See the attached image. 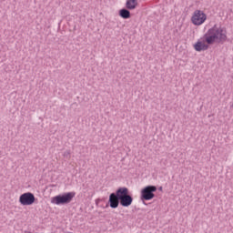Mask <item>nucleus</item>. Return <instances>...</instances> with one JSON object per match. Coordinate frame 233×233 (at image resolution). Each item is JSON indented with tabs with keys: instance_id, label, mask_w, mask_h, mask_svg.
I'll return each mask as SVG.
<instances>
[{
	"instance_id": "obj_1",
	"label": "nucleus",
	"mask_w": 233,
	"mask_h": 233,
	"mask_svg": "<svg viewBox=\"0 0 233 233\" xmlns=\"http://www.w3.org/2000/svg\"><path fill=\"white\" fill-rule=\"evenodd\" d=\"M206 36L207 42L209 45H214L215 43H225V41H227V28L215 25L208 30Z\"/></svg>"
},
{
	"instance_id": "obj_2",
	"label": "nucleus",
	"mask_w": 233,
	"mask_h": 233,
	"mask_svg": "<svg viewBox=\"0 0 233 233\" xmlns=\"http://www.w3.org/2000/svg\"><path fill=\"white\" fill-rule=\"evenodd\" d=\"M116 196L118 197L122 207H130L134 201V198L129 196V191L127 187L118 188L116 190Z\"/></svg>"
},
{
	"instance_id": "obj_3",
	"label": "nucleus",
	"mask_w": 233,
	"mask_h": 233,
	"mask_svg": "<svg viewBox=\"0 0 233 233\" xmlns=\"http://www.w3.org/2000/svg\"><path fill=\"white\" fill-rule=\"evenodd\" d=\"M76 198V192H67L51 198L52 205H68Z\"/></svg>"
},
{
	"instance_id": "obj_4",
	"label": "nucleus",
	"mask_w": 233,
	"mask_h": 233,
	"mask_svg": "<svg viewBox=\"0 0 233 233\" xmlns=\"http://www.w3.org/2000/svg\"><path fill=\"white\" fill-rule=\"evenodd\" d=\"M190 22L194 26H201V25H205L207 22V15L205 11L197 9L193 12Z\"/></svg>"
},
{
	"instance_id": "obj_5",
	"label": "nucleus",
	"mask_w": 233,
	"mask_h": 233,
	"mask_svg": "<svg viewBox=\"0 0 233 233\" xmlns=\"http://www.w3.org/2000/svg\"><path fill=\"white\" fill-rule=\"evenodd\" d=\"M157 190L156 186H147L141 189L140 199L141 201H150L156 198L154 192Z\"/></svg>"
},
{
	"instance_id": "obj_6",
	"label": "nucleus",
	"mask_w": 233,
	"mask_h": 233,
	"mask_svg": "<svg viewBox=\"0 0 233 233\" xmlns=\"http://www.w3.org/2000/svg\"><path fill=\"white\" fill-rule=\"evenodd\" d=\"M18 201L23 207H30L35 203V196L32 192H25L20 195Z\"/></svg>"
},
{
	"instance_id": "obj_7",
	"label": "nucleus",
	"mask_w": 233,
	"mask_h": 233,
	"mask_svg": "<svg viewBox=\"0 0 233 233\" xmlns=\"http://www.w3.org/2000/svg\"><path fill=\"white\" fill-rule=\"evenodd\" d=\"M210 45L207 41V35H204V36L197 41V43L194 44L193 48L196 50V52H205L206 50H208Z\"/></svg>"
},
{
	"instance_id": "obj_8",
	"label": "nucleus",
	"mask_w": 233,
	"mask_h": 233,
	"mask_svg": "<svg viewBox=\"0 0 233 233\" xmlns=\"http://www.w3.org/2000/svg\"><path fill=\"white\" fill-rule=\"evenodd\" d=\"M109 205L111 207V208H117V207H119V197L116 194H111L109 196Z\"/></svg>"
},
{
	"instance_id": "obj_9",
	"label": "nucleus",
	"mask_w": 233,
	"mask_h": 233,
	"mask_svg": "<svg viewBox=\"0 0 233 233\" xmlns=\"http://www.w3.org/2000/svg\"><path fill=\"white\" fill-rule=\"evenodd\" d=\"M138 5L139 2L137 0H127L126 2V8H127V10H136Z\"/></svg>"
},
{
	"instance_id": "obj_10",
	"label": "nucleus",
	"mask_w": 233,
	"mask_h": 233,
	"mask_svg": "<svg viewBox=\"0 0 233 233\" xmlns=\"http://www.w3.org/2000/svg\"><path fill=\"white\" fill-rule=\"evenodd\" d=\"M119 15L122 19H130V11H128V9H121L119 11Z\"/></svg>"
}]
</instances>
